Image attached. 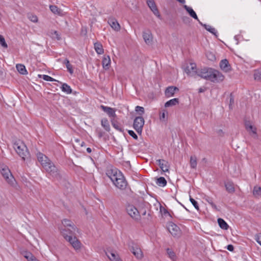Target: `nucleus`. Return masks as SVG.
<instances>
[{
    "label": "nucleus",
    "instance_id": "obj_19",
    "mask_svg": "<svg viewBox=\"0 0 261 261\" xmlns=\"http://www.w3.org/2000/svg\"><path fill=\"white\" fill-rule=\"evenodd\" d=\"M100 108L105 112H106L109 115V117H113V118L116 117L115 111L114 109L110 107L104 106L103 105H101L100 106Z\"/></svg>",
    "mask_w": 261,
    "mask_h": 261
},
{
    "label": "nucleus",
    "instance_id": "obj_53",
    "mask_svg": "<svg viewBox=\"0 0 261 261\" xmlns=\"http://www.w3.org/2000/svg\"><path fill=\"white\" fill-rule=\"evenodd\" d=\"M255 240L260 245H261V234H256L255 236Z\"/></svg>",
    "mask_w": 261,
    "mask_h": 261
},
{
    "label": "nucleus",
    "instance_id": "obj_29",
    "mask_svg": "<svg viewBox=\"0 0 261 261\" xmlns=\"http://www.w3.org/2000/svg\"><path fill=\"white\" fill-rule=\"evenodd\" d=\"M17 71L21 74L25 75L28 73L25 67L23 64H18L16 66Z\"/></svg>",
    "mask_w": 261,
    "mask_h": 261
},
{
    "label": "nucleus",
    "instance_id": "obj_57",
    "mask_svg": "<svg viewBox=\"0 0 261 261\" xmlns=\"http://www.w3.org/2000/svg\"><path fill=\"white\" fill-rule=\"evenodd\" d=\"M165 118V112L164 111L162 113H160V118L161 120L164 119Z\"/></svg>",
    "mask_w": 261,
    "mask_h": 261
},
{
    "label": "nucleus",
    "instance_id": "obj_4",
    "mask_svg": "<svg viewBox=\"0 0 261 261\" xmlns=\"http://www.w3.org/2000/svg\"><path fill=\"white\" fill-rule=\"evenodd\" d=\"M0 172L3 177L7 182L10 185L14 186L15 182V179L10 172L9 168L5 165L0 166Z\"/></svg>",
    "mask_w": 261,
    "mask_h": 261
},
{
    "label": "nucleus",
    "instance_id": "obj_62",
    "mask_svg": "<svg viewBox=\"0 0 261 261\" xmlns=\"http://www.w3.org/2000/svg\"><path fill=\"white\" fill-rule=\"evenodd\" d=\"M86 150H87V151L88 153H91V151H92L91 149L90 148H89V147H88V148L86 149Z\"/></svg>",
    "mask_w": 261,
    "mask_h": 261
},
{
    "label": "nucleus",
    "instance_id": "obj_28",
    "mask_svg": "<svg viewBox=\"0 0 261 261\" xmlns=\"http://www.w3.org/2000/svg\"><path fill=\"white\" fill-rule=\"evenodd\" d=\"M218 223L219 224V227L224 230H227L229 228V225L222 218L218 219Z\"/></svg>",
    "mask_w": 261,
    "mask_h": 261
},
{
    "label": "nucleus",
    "instance_id": "obj_16",
    "mask_svg": "<svg viewBox=\"0 0 261 261\" xmlns=\"http://www.w3.org/2000/svg\"><path fill=\"white\" fill-rule=\"evenodd\" d=\"M168 229L171 234L175 237L179 233V228L176 224L171 223L168 226Z\"/></svg>",
    "mask_w": 261,
    "mask_h": 261
},
{
    "label": "nucleus",
    "instance_id": "obj_23",
    "mask_svg": "<svg viewBox=\"0 0 261 261\" xmlns=\"http://www.w3.org/2000/svg\"><path fill=\"white\" fill-rule=\"evenodd\" d=\"M225 187L226 191L229 193H233L235 191V189L234 187V184L232 181L227 180L225 182Z\"/></svg>",
    "mask_w": 261,
    "mask_h": 261
},
{
    "label": "nucleus",
    "instance_id": "obj_32",
    "mask_svg": "<svg viewBox=\"0 0 261 261\" xmlns=\"http://www.w3.org/2000/svg\"><path fill=\"white\" fill-rule=\"evenodd\" d=\"M156 184L161 187H165L167 185V181L164 177L156 178Z\"/></svg>",
    "mask_w": 261,
    "mask_h": 261
},
{
    "label": "nucleus",
    "instance_id": "obj_3",
    "mask_svg": "<svg viewBox=\"0 0 261 261\" xmlns=\"http://www.w3.org/2000/svg\"><path fill=\"white\" fill-rule=\"evenodd\" d=\"M13 147L17 153L25 160V158L29 157V152L25 145L22 142H16L14 144Z\"/></svg>",
    "mask_w": 261,
    "mask_h": 261
},
{
    "label": "nucleus",
    "instance_id": "obj_39",
    "mask_svg": "<svg viewBox=\"0 0 261 261\" xmlns=\"http://www.w3.org/2000/svg\"><path fill=\"white\" fill-rule=\"evenodd\" d=\"M23 256L28 261H32L35 257L32 253L28 251L24 252Z\"/></svg>",
    "mask_w": 261,
    "mask_h": 261
},
{
    "label": "nucleus",
    "instance_id": "obj_45",
    "mask_svg": "<svg viewBox=\"0 0 261 261\" xmlns=\"http://www.w3.org/2000/svg\"><path fill=\"white\" fill-rule=\"evenodd\" d=\"M190 201H191V202L192 203L193 205L194 206V207L197 211H199V205H198V204L197 202L194 199L192 198L191 196L190 197Z\"/></svg>",
    "mask_w": 261,
    "mask_h": 261
},
{
    "label": "nucleus",
    "instance_id": "obj_21",
    "mask_svg": "<svg viewBox=\"0 0 261 261\" xmlns=\"http://www.w3.org/2000/svg\"><path fill=\"white\" fill-rule=\"evenodd\" d=\"M62 224L63 225V228H66L69 227L73 230H78L77 228L74 225L73 223L70 220L64 219L62 221Z\"/></svg>",
    "mask_w": 261,
    "mask_h": 261
},
{
    "label": "nucleus",
    "instance_id": "obj_43",
    "mask_svg": "<svg viewBox=\"0 0 261 261\" xmlns=\"http://www.w3.org/2000/svg\"><path fill=\"white\" fill-rule=\"evenodd\" d=\"M254 77L255 80L261 81V68L255 71Z\"/></svg>",
    "mask_w": 261,
    "mask_h": 261
},
{
    "label": "nucleus",
    "instance_id": "obj_59",
    "mask_svg": "<svg viewBox=\"0 0 261 261\" xmlns=\"http://www.w3.org/2000/svg\"><path fill=\"white\" fill-rule=\"evenodd\" d=\"M211 206L216 210H218L217 205L213 202L211 204Z\"/></svg>",
    "mask_w": 261,
    "mask_h": 261
},
{
    "label": "nucleus",
    "instance_id": "obj_46",
    "mask_svg": "<svg viewBox=\"0 0 261 261\" xmlns=\"http://www.w3.org/2000/svg\"><path fill=\"white\" fill-rule=\"evenodd\" d=\"M0 44L4 48H7L8 45L5 41L4 36L0 35Z\"/></svg>",
    "mask_w": 261,
    "mask_h": 261
},
{
    "label": "nucleus",
    "instance_id": "obj_7",
    "mask_svg": "<svg viewBox=\"0 0 261 261\" xmlns=\"http://www.w3.org/2000/svg\"><path fill=\"white\" fill-rule=\"evenodd\" d=\"M144 123V119L142 116H137L134 120L133 127L139 135L142 134Z\"/></svg>",
    "mask_w": 261,
    "mask_h": 261
},
{
    "label": "nucleus",
    "instance_id": "obj_31",
    "mask_svg": "<svg viewBox=\"0 0 261 261\" xmlns=\"http://www.w3.org/2000/svg\"><path fill=\"white\" fill-rule=\"evenodd\" d=\"M94 45L95 50L98 54L101 55L104 53L102 45L100 43L96 42L94 43Z\"/></svg>",
    "mask_w": 261,
    "mask_h": 261
},
{
    "label": "nucleus",
    "instance_id": "obj_42",
    "mask_svg": "<svg viewBox=\"0 0 261 261\" xmlns=\"http://www.w3.org/2000/svg\"><path fill=\"white\" fill-rule=\"evenodd\" d=\"M253 194L255 196H261V188L257 186H255L253 189Z\"/></svg>",
    "mask_w": 261,
    "mask_h": 261
},
{
    "label": "nucleus",
    "instance_id": "obj_25",
    "mask_svg": "<svg viewBox=\"0 0 261 261\" xmlns=\"http://www.w3.org/2000/svg\"><path fill=\"white\" fill-rule=\"evenodd\" d=\"M58 83L62 84V86L61 87L62 91L66 93L67 94H71L72 92V90L70 88V87L66 83H62V82L60 81H58Z\"/></svg>",
    "mask_w": 261,
    "mask_h": 261
},
{
    "label": "nucleus",
    "instance_id": "obj_30",
    "mask_svg": "<svg viewBox=\"0 0 261 261\" xmlns=\"http://www.w3.org/2000/svg\"><path fill=\"white\" fill-rule=\"evenodd\" d=\"M111 63L110 58L109 56L107 57H104L102 61V66L103 68L108 69L110 67Z\"/></svg>",
    "mask_w": 261,
    "mask_h": 261
},
{
    "label": "nucleus",
    "instance_id": "obj_38",
    "mask_svg": "<svg viewBox=\"0 0 261 261\" xmlns=\"http://www.w3.org/2000/svg\"><path fill=\"white\" fill-rule=\"evenodd\" d=\"M110 255H107L109 259L111 261H121L119 257L118 256L117 254H116L114 252H110Z\"/></svg>",
    "mask_w": 261,
    "mask_h": 261
},
{
    "label": "nucleus",
    "instance_id": "obj_24",
    "mask_svg": "<svg viewBox=\"0 0 261 261\" xmlns=\"http://www.w3.org/2000/svg\"><path fill=\"white\" fill-rule=\"evenodd\" d=\"M111 123L112 126L117 130L120 132L123 133L124 131L123 128L121 127V125L119 122H118L114 118L111 119Z\"/></svg>",
    "mask_w": 261,
    "mask_h": 261
},
{
    "label": "nucleus",
    "instance_id": "obj_41",
    "mask_svg": "<svg viewBox=\"0 0 261 261\" xmlns=\"http://www.w3.org/2000/svg\"><path fill=\"white\" fill-rule=\"evenodd\" d=\"M38 76L40 78H42L44 80L46 81H49V82H53V81L58 82V81L47 75H38Z\"/></svg>",
    "mask_w": 261,
    "mask_h": 261
},
{
    "label": "nucleus",
    "instance_id": "obj_35",
    "mask_svg": "<svg viewBox=\"0 0 261 261\" xmlns=\"http://www.w3.org/2000/svg\"><path fill=\"white\" fill-rule=\"evenodd\" d=\"M49 8L50 11L55 14L61 15L62 13L61 10L55 5H50Z\"/></svg>",
    "mask_w": 261,
    "mask_h": 261
},
{
    "label": "nucleus",
    "instance_id": "obj_2",
    "mask_svg": "<svg viewBox=\"0 0 261 261\" xmlns=\"http://www.w3.org/2000/svg\"><path fill=\"white\" fill-rule=\"evenodd\" d=\"M106 174L117 188L122 190L126 189L127 182L120 170L116 168H111L107 170Z\"/></svg>",
    "mask_w": 261,
    "mask_h": 261
},
{
    "label": "nucleus",
    "instance_id": "obj_60",
    "mask_svg": "<svg viewBox=\"0 0 261 261\" xmlns=\"http://www.w3.org/2000/svg\"><path fill=\"white\" fill-rule=\"evenodd\" d=\"M205 89H203L202 88H200L198 90L199 93H202L205 91Z\"/></svg>",
    "mask_w": 261,
    "mask_h": 261
},
{
    "label": "nucleus",
    "instance_id": "obj_56",
    "mask_svg": "<svg viewBox=\"0 0 261 261\" xmlns=\"http://www.w3.org/2000/svg\"><path fill=\"white\" fill-rule=\"evenodd\" d=\"M97 132L98 134V136L99 138H101V137H102L105 134V133L101 130H97Z\"/></svg>",
    "mask_w": 261,
    "mask_h": 261
},
{
    "label": "nucleus",
    "instance_id": "obj_5",
    "mask_svg": "<svg viewBox=\"0 0 261 261\" xmlns=\"http://www.w3.org/2000/svg\"><path fill=\"white\" fill-rule=\"evenodd\" d=\"M224 79V76L219 71L212 68L208 80L213 83H220Z\"/></svg>",
    "mask_w": 261,
    "mask_h": 261
},
{
    "label": "nucleus",
    "instance_id": "obj_49",
    "mask_svg": "<svg viewBox=\"0 0 261 261\" xmlns=\"http://www.w3.org/2000/svg\"><path fill=\"white\" fill-rule=\"evenodd\" d=\"M234 103V97L232 95V93H231L230 94V98H229V108L230 109H232V105Z\"/></svg>",
    "mask_w": 261,
    "mask_h": 261
},
{
    "label": "nucleus",
    "instance_id": "obj_63",
    "mask_svg": "<svg viewBox=\"0 0 261 261\" xmlns=\"http://www.w3.org/2000/svg\"><path fill=\"white\" fill-rule=\"evenodd\" d=\"M176 1L181 4H184L185 3V0H176Z\"/></svg>",
    "mask_w": 261,
    "mask_h": 261
},
{
    "label": "nucleus",
    "instance_id": "obj_6",
    "mask_svg": "<svg viewBox=\"0 0 261 261\" xmlns=\"http://www.w3.org/2000/svg\"><path fill=\"white\" fill-rule=\"evenodd\" d=\"M60 232L64 237V238L67 241H71L73 238L74 236H75V231L71 228H63V227H59Z\"/></svg>",
    "mask_w": 261,
    "mask_h": 261
},
{
    "label": "nucleus",
    "instance_id": "obj_1",
    "mask_svg": "<svg viewBox=\"0 0 261 261\" xmlns=\"http://www.w3.org/2000/svg\"><path fill=\"white\" fill-rule=\"evenodd\" d=\"M38 161L40 163L45 171L54 178L57 179L61 178L60 170L56 167L52 161L44 154L38 152L37 154Z\"/></svg>",
    "mask_w": 261,
    "mask_h": 261
},
{
    "label": "nucleus",
    "instance_id": "obj_9",
    "mask_svg": "<svg viewBox=\"0 0 261 261\" xmlns=\"http://www.w3.org/2000/svg\"><path fill=\"white\" fill-rule=\"evenodd\" d=\"M129 248L132 253L137 259H141L143 257V252L141 249L138 247L137 245L132 242L129 244Z\"/></svg>",
    "mask_w": 261,
    "mask_h": 261
},
{
    "label": "nucleus",
    "instance_id": "obj_40",
    "mask_svg": "<svg viewBox=\"0 0 261 261\" xmlns=\"http://www.w3.org/2000/svg\"><path fill=\"white\" fill-rule=\"evenodd\" d=\"M135 111L139 115V116H142V115L145 113L144 108L139 106H137L135 107Z\"/></svg>",
    "mask_w": 261,
    "mask_h": 261
},
{
    "label": "nucleus",
    "instance_id": "obj_8",
    "mask_svg": "<svg viewBox=\"0 0 261 261\" xmlns=\"http://www.w3.org/2000/svg\"><path fill=\"white\" fill-rule=\"evenodd\" d=\"M127 214L136 221H139L141 219L140 213L137 208L133 205L128 204L126 207Z\"/></svg>",
    "mask_w": 261,
    "mask_h": 261
},
{
    "label": "nucleus",
    "instance_id": "obj_26",
    "mask_svg": "<svg viewBox=\"0 0 261 261\" xmlns=\"http://www.w3.org/2000/svg\"><path fill=\"white\" fill-rule=\"evenodd\" d=\"M199 24L203 27L205 30H206L207 31L210 32L211 33L214 34L215 36H217V31L215 30V28H212L211 26L209 25H207L206 24H203L200 21H199Z\"/></svg>",
    "mask_w": 261,
    "mask_h": 261
},
{
    "label": "nucleus",
    "instance_id": "obj_44",
    "mask_svg": "<svg viewBox=\"0 0 261 261\" xmlns=\"http://www.w3.org/2000/svg\"><path fill=\"white\" fill-rule=\"evenodd\" d=\"M167 253L169 255V257L173 260H174L176 258L175 253L170 249H167Z\"/></svg>",
    "mask_w": 261,
    "mask_h": 261
},
{
    "label": "nucleus",
    "instance_id": "obj_18",
    "mask_svg": "<svg viewBox=\"0 0 261 261\" xmlns=\"http://www.w3.org/2000/svg\"><path fill=\"white\" fill-rule=\"evenodd\" d=\"M68 242L70 243V244L72 245V247L75 250L77 251L80 250L82 246V243L75 236H74L73 238H72V241Z\"/></svg>",
    "mask_w": 261,
    "mask_h": 261
},
{
    "label": "nucleus",
    "instance_id": "obj_51",
    "mask_svg": "<svg viewBox=\"0 0 261 261\" xmlns=\"http://www.w3.org/2000/svg\"><path fill=\"white\" fill-rule=\"evenodd\" d=\"M128 134L132 136L134 139L137 140L138 138V136L136 135V134L132 130H128Z\"/></svg>",
    "mask_w": 261,
    "mask_h": 261
},
{
    "label": "nucleus",
    "instance_id": "obj_58",
    "mask_svg": "<svg viewBox=\"0 0 261 261\" xmlns=\"http://www.w3.org/2000/svg\"><path fill=\"white\" fill-rule=\"evenodd\" d=\"M190 18L187 16H185L182 18L183 21L185 23L189 22Z\"/></svg>",
    "mask_w": 261,
    "mask_h": 261
},
{
    "label": "nucleus",
    "instance_id": "obj_54",
    "mask_svg": "<svg viewBox=\"0 0 261 261\" xmlns=\"http://www.w3.org/2000/svg\"><path fill=\"white\" fill-rule=\"evenodd\" d=\"M205 200L206 201H207L210 204H211L213 201L212 200V198L210 197L206 196L205 198Z\"/></svg>",
    "mask_w": 261,
    "mask_h": 261
},
{
    "label": "nucleus",
    "instance_id": "obj_48",
    "mask_svg": "<svg viewBox=\"0 0 261 261\" xmlns=\"http://www.w3.org/2000/svg\"><path fill=\"white\" fill-rule=\"evenodd\" d=\"M160 212L162 213V214L165 216H166V215H169L170 216H171L170 213H169V212L167 211V209H166L165 207H164L163 206H161L160 207Z\"/></svg>",
    "mask_w": 261,
    "mask_h": 261
},
{
    "label": "nucleus",
    "instance_id": "obj_52",
    "mask_svg": "<svg viewBox=\"0 0 261 261\" xmlns=\"http://www.w3.org/2000/svg\"><path fill=\"white\" fill-rule=\"evenodd\" d=\"M206 56H207V58H208V59L211 61H213L216 59V57H215V55L211 53H207L206 54Z\"/></svg>",
    "mask_w": 261,
    "mask_h": 261
},
{
    "label": "nucleus",
    "instance_id": "obj_34",
    "mask_svg": "<svg viewBox=\"0 0 261 261\" xmlns=\"http://www.w3.org/2000/svg\"><path fill=\"white\" fill-rule=\"evenodd\" d=\"M63 64H65L68 71L70 74H72L73 73V69L72 66L70 64L69 61L67 58H66L64 60V61L63 62Z\"/></svg>",
    "mask_w": 261,
    "mask_h": 261
},
{
    "label": "nucleus",
    "instance_id": "obj_64",
    "mask_svg": "<svg viewBox=\"0 0 261 261\" xmlns=\"http://www.w3.org/2000/svg\"><path fill=\"white\" fill-rule=\"evenodd\" d=\"M80 145L81 147H83V146H85V143L84 142L82 141L81 143H80Z\"/></svg>",
    "mask_w": 261,
    "mask_h": 261
},
{
    "label": "nucleus",
    "instance_id": "obj_14",
    "mask_svg": "<svg viewBox=\"0 0 261 261\" xmlns=\"http://www.w3.org/2000/svg\"><path fill=\"white\" fill-rule=\"evenodd\" d=\"M143 38L147 44H151L152 42V35L149 30H147L143 32Z\"/></svg>",
    "mask_w": 261,
    "mask_h": 261
},
{
    "label": "nucleus",
    "instance_id": "obj_11",
    "mask_svg": "<svg viewBox=\"0 0 261 261\" xmlns=\"http://www.w3.org/2000/svg\"><path fill=\"white\" fill-rule=\"evenodd\" d=\"M147 4L150 10L153 14L156 16L159 19H161V15L158 10L154 0H147Z\"/></svg>",
    "mask_w": 261,
    "mask_h": 261
},
{
    "label": "nucleus",
    "instance_id": "obj_36",
    "mask_svg": "<svg viewBox=\"0 0 261 261\" xmlns=\"http://www.w3.org/2000/svg\"><path fill=\"white\" fill-rule=\"evenodd\" d=\"M246 129L249 132H252L254 134H256V128H254L253 126L250 123L249 121L245 122Z\"/></svg>",
    "mask_w": 261,
    "mask_h": 261
},
{
    "label": "nucleus",
    "instance_id": "obj_17",
    "mask_svg": "<svg viewBox=\"0 0 261 261\" xmlns=\"http://www.w3.org/2000/svg\"><path fill=\"white\" fill-rule=\"evenodd\" d=\"M179 89L175 86H169L165 90V95L167 97L173 96L176 91H178Z\"/></svg>",
    "mask_w": 261,
    "mask_h": 261
},
{
    "label": "nucleus",
    "instance_id": "obj_13",
    "mask_svg": "<svg viewBox=\"0 0 261 261\" xmlns=\"http://www.w3.org/2000/svg\"><path fill=\"white\" fill-rule=\"evenodd\" d=\"M220 67L223 71L228 72L231 70V67L227 59L222 60L219 64Z\"/></svg>",
    "mask_w": 261,
    "mask_h": 261
},
{
    "label": "nucleus",
    "instance_id": "obj_33",
    "mask_svg": "<svg viewBox=\"0 0 261 261\" xmlns=\"http://www.w3.org/2000/svg\"><path fill=\"white\" fill-rule=\"evenodd\" d=\"M101 124L102 126L107 130V132H110V127L108 120L107 119H102L101 121Z\"/></svg>",
    "mask_w": 261,
    "mask_h": 261
},
{
    "label": "nucleus",
    "instance_id": "obj_10",
    "mask_svg": "<svg viewBox=\"0 0 261 261\" xmlns=\"http://www.w3.org/2000/svg\"><path fill=\"white\" fill-rule=\"evenodd\" d=\"M211 70L212 68L204 67L203 68L198 69L197 70H195V71L198 76L208 80Z\"/></svg>",
    "mask_w": 261,
    "mask_h": 261
},
{
    "label": "nucleus",
    "instance_id": "obj_27",
    "mask_svg": "<svg viewBox=\"0 0 261 261\" xmlns=\"http://www.w3.org/2000/svg\"><path fill=\"white\" fill-rule=\"evenodd\" d=\"M179 103V99L177 98H174L173 99H170L168 101H167L165 103V107H172L174 106H175L176 105H178Z\"/></svg>",
    "mask_w": 261,
    "mask_h": 261
},
{
    "label": "nucleus",
    "instance_id": "obj_37",
    "mask_svg": "<svg viewBox=\"0 0 261 261\" xmlns=\"http://www.w3.org/2000/svg\"><path fill=\"white\" fill-rule=\"evenodd\" d=\"M190 167L191 168L195 169L197 167V158L195 155H192L190 158Z\"/></svg>",
    "mask_w": 261,
    "mask_h": 261
},
{
    "label": "nucleus",
    "instance_id": "obj_22",
    "mask_svg": "<svg viewBox=\"0 0 261 261\" xmlns=\"http://www.w3.org/2000/svg\"><path fill=\"white\" fill-rule=\"evenodd\" d=\"M184 8L187 11V12L189 13L190 16L193 18L194 19L197 20L198 22L200 21L198 19L197 15L195 12L193 10V9L187 5L183 6Z\"/></svg>",
    "mask_w": 261,
    "mask_h": 261
},
{
    "label": "nucleus",
    "instance_id": "obj_50",
    "mask_svg": "<svg viewBox=\"0 0 261 261\" xmlns=\"http://www.w3.org/2000/svg\"><path fill=\"white\" fill-rule=\"evenodd\" d=\"M51 34L53 38H56L58 40H60L61 39L60 36L57 31H54L53 33Z\"/></svg>",
    "mask_w": 261,
    "mask_h": 261
},
{
    "label": "nucleus",
    "instance_id": "obj_20",
    "mask_svg": "<svg viewBox=\"0 0 261 261\" xmlns=\"http://www.w3.org/2000/svg\"><path fill=\"white\" fill-rule=\"evenodd\" d=\"M108 23L114 30L116 31L120 30V25L116 19L114 18H109L108 20Z\"/></svg>",
    "mask_w": 261,
    "mask_h": 261
},
{
    "label": "nucleus",
    "instance_id": "obj_15",
    "mask_svg": "<svg viewBox=\"0 0 261 261\" xmlns=\"http://www.w3.org/2000/svg\"><path fill=\"white\" fill-rule=\"evenodd\" d=\"M156 162L158 165L164 172H169V164L168 162L164 160H158Z\"/></svg>",
    "mask_w": 261,
    "mask_h": 261
},
{
    "label": "nucleus",
    "instance_id": "obj_47",
    "mask_svg": "<svg viewBox=\"0 0 261 261\" xmlns=\"http://www.w3.org/2000/svg\"><path fill=\"white\" fill-rule=\"evenodd\" d=\"M28 18L33 22H37L38 21V18L36 15L32 14H28Z\"/></svg>",
    "mask_w": 261,
    "mask_h": 261
},
{
    "label": "nucleus",
    "instance_id": "obj_55",
    "mask_svg": "<svg viewBox=\"0 0 261 261\" xmlns=\"http://www.w3.org/2000/svg\"><path fill=\"white\" fill-rule=\"evenodd\" d=\"M227 249L230 251H233L234 250V247L232 245L229 244L227 245Z\"/></svg>",
    "mask_w": 261,
    "mask_h": 261
},
{
    "label": "nucleus",
    "instance_id": "obj_12",
    "mask_svg": "<svg viewBox=\"0 0 261 261\" xmlns=\"http://www.w3.org/2000/svg\"><path fill=\"white\" fill-rule=\"evenodd\" d=\"M184 69L187 74L190 76H193L196 74L195 71L197 70L196 65L194 63H190V65L185 67Z\"/></svg>",
    "mask_w": 261,
    "mask_h": 261
},
{
    "label": "nucleus",
    "instance_id": "obj_61",
    "mask_svg": "<svg viewBox=\"0 0 261 261\" xmlns=\"http://www.w3.org/2000/svg\"><path fill=\"white\" fill-rule=\"evenodd\" d=\"M217 133L220 135H222L223 134V132L222 131V129H219L218 131H217Z\"/></svg>",
    "mask_w": 261,
    "mask_h": 261
}]
</instances>
